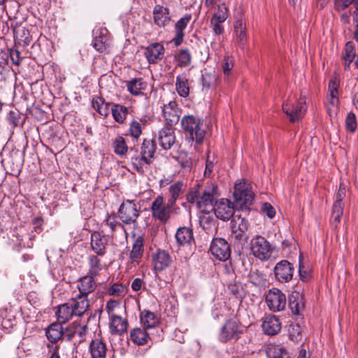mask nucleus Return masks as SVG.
<instances>
[{
    "instance_id": "nucleus-56",
    "label": "nucleus",
    "mask_w": 358,
    "mask_h": 358,
    "mask_svg": "<svg viewBox=\"0 0 358 358\" xmlns=\"http://www.w3.org/2000/svg\"><path fill=\"white\" fill-rule=\"evenodd\" d=\"M228 289L231 294L235 296L236 298H241L243 294V289L241 285L234 283L229 284Z\"/></svg>"
},
{
    "instance_id": "nucleus-26",
    "label": "nucleus",
    "mask_w": 358,
    "mask_h": 358,
    "mask_svg": "<svg viewBox=\"0 0 358 358\" xmlns=\"http://www.w3.org/2000/svg\"><path fill=\"white\" fill-rule=\"evenodd\" d=\"M140 320L143 327L147 329H154L160 323L159 317L148 310L141 311Z\"/></svg>"
},
{
    "instance_id": "nucleus-54",
    "label": "nucleus",
    "mask_w": 358,
    "mask_h": 358,
    "mask_svg": "<svg viewBox=\"0 0 358 358\" xmlns=\"http://www.w3.org/2000/svg\"><path fill=\"white\" fill-rule=\"evenodd\" d=\"M125 287L122 284L115 283L108 289V294L113 296H122L124 294Z\"/></svg>"
},
{
    "instance_id": "nucleus-13",
    "label": "nucleus",
    "mask_w": 358,
    "mask_h": 358,
    "mask_svg": "<svg viewBox=\"0 0 358 358\" xmlns=\"http://www.w3.org/2000/svg\"><path fill=\"white\" fill-rule=\"evenodd\" d=\"M181 115L180 109L175 101H169L162 107V115L166 124L172 126L176 124Z\"/></svg>"
},
{
    "instance_id": "nucleus-12",
    "label": "nucleus",
    "mask_w": 358,
    "mask_h": 358,
    "mask_svg": "<svg viewBox=\"0 0 358 358\" xmlns=\"http://www.w3.org/2000/svg\"><path fill=\"white\" fill-rule=\"evenodd\" d=\"M240 334L238 323L235 320H229L221 328L219 339L221 342L226 343L238 339Z\"/></svg>"
},
{
    "instance_id": "nucleus-10",
    "label": "nucleus",
    "mask_w": 358,
    "mask_h": 358,
    "mask_svg": "<svg viewBox=\"0 0 358 358\" xmlns=\"http://www.w3.org/2000/svg\"><path fill=\"white\" fill-rule=\"evenodd\" d=\"M275 278L280 282H288L294 274V267L287 260H282L276 264L273 268Z\"/></svg>"
},
{
    "instance_id": "nucleus-44",
    "label": "nucleus",
    "mask_w": 358,
    "mask_h": 358,
    "mask_svg": "<svg viewBox=\"0 0 358 358\" xmlns=\"http://www.w3.org/2000/svg\"><path fill=\"white\" fill-rule=\"evenodd\" d=\"M155 152V143L150 141H144L143 143H142L141 152H140L141 155L146 157V159H148L150 162V163H151Z\"/></svg>"
},
{
    "instance_id": "nucleus-11",
    "label": "nucleus",
    "mask_w": 358,
    "mask_h": 358,
    "mask_svg": "<svg viewBox=\"0 0 358 358\" xmlns=\"http://www.w3.org/2000/svg\"><path fill=\"white\" fill-rule=\"evenodd\" d=\"M107 245L108 241L103 230L92 233L90 248L96 255L100 257L104 256L106 252Z\"/></svg>"
},
{
    "instance_id": "nucleus-52",
    "label": "nucleus",
    "mask_w": 358,
    "mask_h": 358,
    "mask_svg": "<svg viewBox=\"0 0 358 358\" xmlns=\"http://www.w3.org/2000/svg\"><path fill=\"white\" fill-rule=\"evenodd\" d=\"M215 157L214 155H210L209 152L207 154L206 160V169L204 171V176L209 177L213 171L214 166Z\"/></svg>"
},
{
    "instance_id": "nucleus-16",
    "label": "nucleus",
    "mask_w": 358,
    "mask_h": 358,
    "mask_svg": "<svg viewBox=\"0 0 358 358\" xmlns=\"http://www.w3.org/2000/svg\"><path fill=\"white\" fill-rule=\"evenodd\" d=\"M152 261L155 271L159 272L168 268L171 262V257L168 252L157 250L152 255Z\"/></svg>"
},
{
    "instance_id": "nucleus-37",
    "label": "nucleus",
    "mask_w": 358,
    "mask_h": 358,
    "mask_svg": "<svg viewBox=\"0 0 358 358\" xmlns=\"http://www.w3.org/2000/svg\"><path fill=\"white\" fill-rule=\"evenodd\" d=\"M73 315L75 314L69 302L59 306L56 312L57 320L60 324L68 322Z\"/></svg>"
},
{
    "instance_id": "nucleus-5",
    "label": "nucleus",
    "mask_w": 358,
    "mask_h": 358,
    "mask_svg": "<svg viewBox=\"0 0 358 358\" xmlns=\"http://www.w3.org/2000/svg\"><path fill=\"white\" fill-rule=\"evenodd\" d=\"M340 80L337 76H334L329 82L327 96V110L330 116L336 115L339 106Z\"/></svg>"
},
{
    "instance_id": "nucleus-36",
    "label": "nucleus",
    "mask_w": 358,
    "mask_h": 358,
    "mask_svg": "<svg viewBox=\"0 0 358 358\" xmlns=\"http://www.w3.org/2000/svg\"><path fill=\"white\" fill-rule=\"evenodd\" d=\"M100 256L90 255L87 257L88 272L87 275L96 277L102 270Z\"/></svg>"
},
{
    "instance_id": "nucleus-20",
    "label": "nucleus",
    "mask_w": 358,
    "mask_h": 358,
    "mask_svg": "<svg viewBox=\"0 0 358 358\" xmlns=\"http://www.w3.org/2000/svg\"><path fill=\"white\" fill-rule=\"evenodd\" d=\"M227 8L225 4H221L218 6L217 11L213 14L211 19V25L213 27V31L216 34H220L223 31V28L221 24L224 22L227 18Z\"/></svg>"
},
{
    "instance_id": "nucleus-34",
    "label": "nucleus",
    "mask_w": 358,
    "mask_h": 358,
    "mask_svg": "<svg viewBox=\"0 0 358 358\" xmlns=\"http://www.w3.org/2000/svg\"><path fill=\"white\" fill-rule=\"evenodd\" d=\"M131 164L133 169L138 173H143L145 168H147L150 163L146 157L141 155L137 150H134L131 157Z\"/></svg>"
},
{
    "instance_id": "nucleus-45",
    "label": "nucleus",
    "mask_w": 358,
    "mask_h": 358,
    "mask_svg": "<svg viewBox=\"0 0 358 358\" xmlns=\"http://www.w3.org/2000/svg\"><path fill=\"white\" fill-rule=\"evenodd\" d=\"M111 111L115 120L119 123H122L126 119L128 110L125 106L115 104L112 107Z\"/></svg>"
},
{
    "instance_id": "nucleus-1",
    "label": "nucleus",
    "mask_w": 358,
    "mask_h": 358,
    "mask_svg": "<svg viewBox=\"0 0 358 358\" xmlns=\"http://www.w3.org/2000/svg\"><path fill=\"white\" fill-rule=\"evenodd\" d=\"M218 196L217 189L215 185L210 183L203 192V204H210L214 210L216 217L222 220H229L234 213V203L227 199H221L213 206L215 196Z\"/></svg>"
},
{
    "instance_id": "nucleus-59",
    "label": "nucleus",
    "mask_w": 358,
    "mask_h": 358,
    "mask_svg": "<svg viewBox=\"0 0 358 358\" xmlns=\"http://www.w3.org/2000/svg\"><path fill=\"white\" fill-rule=\"evenodd\" d=\"M119 306L120 303L117 301L110 300L107 302L106 310L107 311L109 317L113 315H117L115 309L119 308Z\"/></svg>"
},
{
    "instance_id": "nucleus-32",
    "label": "nucleus",
    "mask_w": 358,
    "mask_h": 358,
    "mask_svg": "<svg viewBox=\"0 0 358 358\" xmlns=\"http://www.w3.org/2000/svg\"><path fill=\"white\" fill-rule=\"evenodd\" d=\"M147 83L141 78H135L127 82V88L129 93L134 96L143 94L146 89Z\"/></svg>"
},
{
    "instance_id": "nucleus-42",
    "label": "nucleus",
    "mask_w": 358,
    "mask_h": 358,
    "mask_svg": "<svg viewBox=\"0 0 358 358\" xmlns=\"http://www.w3.org/2000/svg\"><path fill=\"white\" fill-rule=\"evenodd\" d=\"M114 152L120 157L124 156L128 151V146L122 136L116 137L113 141Z\"/></svg>"
},
{
    "instance_id": "nucleus-8",
    "label": "nucleus",
    "mask_w": 358,
    "mask_h": 358,
    "mask_svg": "<svg viewBox=\"0 0 358 358\" xmlns=\"http://www.w3.org/2000/svg\"><path fill=\"white\" fill-rule=\"evenodd\" d=\"M265 302L271 311L280 312L285 308L287 299L285 294L279 289L272 288L266 293Z\"/></svg>"
},
{
    "instance_id": "nucleus-29",
    "label": "nucleus",
    "mask_w": 358,
    "mask_h": 358,
    "mask_svg": "<svg viewBox=\"0 0 358 358\" xmlns=\"http://www.w3.org/2000/svg\"><path fill=\"white\" fill-rule=\"evenodd\" d=\"M144 239L143 236H137L133 243L129 258L132 264H138L143 254Z\"/></svg>"
},
{
    "instance_id": "nucleus-62",
    "label": "nucleus",
    "mask_w": 358,
    "mask_h": 358,
    "mask_svg": "<svg viewBox=\"0 0 358 358\" xmlns=\"http://www.w3.org/2000/svg\"><path fill=\"white\" fill-rule=\"evenodd\" d=\"M10 59L14 64L19 65L20 64L21 58L20 53L17 50H13L10 52Z\"/></svg>"
},
{
    "instance_id": "nucleus-18",
    "label": "nucleus",
    "mask_w": 358,
    "mask_h": 358,
    "mask_svg": "<svg viewBox=\"0 0 358 358\" xmlns=\"http://www.w3.org/2000/svg\"><path fill=\"white\" fill-rule=\"evenodd\" d=\"M76 316L83 315L90 307L88 297L80 294H76L69 301Z\"/></svg>"
},
{
    "instance_id": "nucleus-51",
    "label": "nucleus",
    "mask_w": 358,
    "mask_h": 358,
    "mask_svg": "<svg viewBox=\"0 0 358 358\" xmlns=\"http://www.w3.org/2000/svg\"><path fill=\"white\" fill-rule=\"evenodd\" d=\"M346 129L350 132H353L357 128V120L353 113H349L345 119Z\"/></svg>"
},
{
    "instance_id": "nucleus-39",
    "label": "nucleus",
    "mask_w": 358,
    "mask_h": 358,
    "mask_svg": "<svg viewBox=\"0 0 358 358\" xmlns=\"http://www.w3.org/2000/svg\"><path fill=\"white\" fill-rule=\"evenodd\" d=\"M266 355L268 358H287V354L286 349L276 344H270L266 348Z\"/></svg>"
},
{
    "instance_id": "nucleus-38",
    "label": "nucleus",
    "mask_w": 358,
    "mask_h": 358,
    "mask_svg": "<svg viewBox=\"0 0 358 358\" xmlns=\"http://www.w3.org/2000/svg\"><path fill=\"white\" fill-rule=\"evenodd\" d=\"M63 334V327L59 322L51 324L46 331L47 338L51 343L57 342L62 338Z\"/></svg>"
},
{
    "instance_id": "nucleus-50",
    "label": "nucleus",
    "mask_w": 358,
    "mask_h": 358,
    "mask_svg": "<svg viewBox=\"0 0 358 358\" xmlns=\"http://www.w3.org/2000/svg\"><path fill=\"white\" fill-rule=\"evenodd\" d=\"M343 213V203L335 201L333 208L331 216L334 222H339Z\"/></svg>"
},
{
    "instance_id": "nucleus-3",
    "label": "nucleus",
    "mask_w": 358,
    "mask_h": 358,
    "mask_svg": "<svg viewBox=\"0 0 358 358\" xmlns=\"http://www.w3.org/2000/svg\"><path fill=\"white\" fill-rule=\"evenodd\" d=\"M282 110L289 118V121L294 122L301 119L306 113V99L300 96L299 99L289 97L282 103Z\"/></svg>"
},
{
    "instance_id": "nucleus-58",
    "label": "nucleus",
    "mask_w": 358,
    "mask_h": 358,
    "mask_svg": "<svg viewBox=\"0 0 358 358\" xmlns=\"http://www.w3.org/2000/svg\"><path fill=\"white\" fill-rule=\"evenodd\" d=\"M177 59L180 66H185L189 64L190 55L187 50H182L178 53Z\"/></svg>"
},
{
    "instance_id": "nucleus-41",
    "label": "nucleus",
    "mask_w": 358,
    "mask_h": 358,
    "mask_svg": "<svg viewBox=\"0 0 358 358\" xmlns=\"http://www.w3.org/2000/svg\"><path fill=\"white\" fill-rule=\"evenodd\" d=\"M92 106L101 115L106 117L110 112V104L106 103L101 97H96L92 100Z\"/></svg>"
},
{
    "instance_id": "nucleus-17",
    "label": "nucleus",
    "mask_w": 358,
    "mask_h": 358,
    "mask_svg": "<svg viewBox=\"0 0 358 358\" xmlns=\"http://www.w3.org/2000/svg\"><path fill=\"white\" fill-rule=\"evenodd\" d=\"M95 277L86 275L81 277L77 282L76 287L79 291V294L88 297V295L92 293L96 289L97 284L95 281Z\"/></svg>"
},
{
    "instance_id": "nucleus-57",
    "label": "nucleus",
    "mask_w": 358,
    "mask_h": 358,
    "mask_svg": "<svg viewBox=\"0 0 358 358\" xmlns=\"http://www.w3.org/2000/svg\"><path fill=\"white\" fill-rule=\"evenodd\" d=\"M353 0H334V8L337 11L341 12L347 9Z\"/></svg>"
},
{
    "instance_id": "nucleus-60",
    "label": "nucleus",
    "mask_w": 358,
    "mask_h": 358,
    "mask_svg": "<svg viewBox=\"0 0 358 358\" xmlns=\"http://www.w3.org/2000/svg\"><path fill=\"white\" fill-rule=\"evenodd\" d=\"M234 67V61L229 57H226L224 59L222 68L223 73L225 76H228L230 73L231 70Z\"/></svg>"
},
{
    "instance_id": "nucleus-25",
    "label": "nucleus",
    "mask_w": 358,
    "mask_h": 358,
    "mask_svg": "<svg viewBox=\"0 0 358 358\" xmlns=\"http://www.w3.org/2000/svg\"><path fill=\"white\" fill-rule=\"evenodd\" d=\"M232 233L237 239H241L248 229V221L240 215H235L231 222Z\"/></svg>"
},
{
    "instance_id": "nucleus-19",
    "label": "nucleus",
    "mask_w": 358,
    "mask_h": 358,
    "mask_svg": "<svg viewBox=\"0 0 358 358\" xmlns=\"http://www.w3.org/2000/svg\"><path fill=\"white\" fill-rule=\"evenodd\" d=\"M92 42L93 47L100 52H104L110 46V38L106 29L95 31Z\"/></svg>"
},
{
    "instance_id": "nucleus-63",
    "label": "nucleus",
    "mask_w": 358,
    "mask_h": 358,
    "mask_svg": "<svg viewBox=\"0 0 358 358\" xmlns=\"http://www.w3.org/2000/svg\"><path fill=\"white\" fill-rule=\"evenodd\" d=\"M345 193H346V191H345V186L343 185V184H341L338 191L336 195V201H335L343 202V200L345 196Z\"/></svg>"
},
{
    "instance_id": "nucleus-6",
    "label": "nucleus",
    "mask_w": 358,
    "mask_h": 358,
    "mask_svg": "<svg viewBox=\"0 0 358 358\" xmlns=\"http://www.w3.org/2000/svg\"><path fill=\"white\" fill-rule=\"evenodd\" d=\"M234 197L241 206L251 205L254 198L251 185L243 179L237 181L234 185Z\"/></svg>"
},
{
    "instance_id": "nucleus-27",
    "label": "nucleus",
    "mask_w": 358,
    "mask_h": 358,
    "mask_svg": "<svg viewBox=\"0 0 358 358\" xmlns=\"http://www.w3.org/2000/svg\"><path fill=\"white\" fill-rule=\"evenodd\" d=\"M187 201L195 206L197 208L201 206V183L199 181L189 187V189L186 194Z\"/></svg>"
},
{
    "instance_id": "nucleus-55",
    "label": "nucleus",
    "mask_w": 358,
    "mask_h": 358,
    "mask_svg": "<svg viewBox=\"0 0 358 358\" xmlns=\"http://www.w3.org/2000/svg\"><path fill=\"white\" fill-rule=\"evenodd\" d=\"M176 89L178 91V93L183 97H185L189 94V87L187 85V83L183 81L180 80L178 78H177L176 81Z\"/></svg>"
},
{
    "instance_id": "nucleus-53",
    "label": "nucleus",
    "mask_w": 358,
    "mask_h": 358,
    "mask_svg": "<svg viewBox=\"0 0 358 358\" xmlns=\"http://www.w3.org/2000/svg\"><path fill=\"white\" fill-rule=\"evenodd\" d=\"M129 131L133 137L138 138L142 133L141 124L136 120L132 121L130 124Z\"/></svg>"
},
{
    "instance_id": "nucleus-23",
    "label": "nucleus",
    "mask_w": 358,
    "mask_h": 358,
    "mask_svg": "<svg viewBox=\"0 0 358 358\" xmlns=\"http://www.w3.org/2000/svg\"><path fill=\"white\" fill-rule=\"evenodd\" d=\"M109 329L112 334L122 335L127 331L128 322L121 316L113 315L109 317Z\"/></svg>"
},
{
    "instance_id": "nucleus-48",
    "label": "nucleus",
    "mask_w": 358,
    "mask_h": 358,
    "mask_svg": "<svg viewBox=\"0 0 358 358\" xmlns=\"http://www.w3.org/2000/svg\"><path fill=\"white\" fill-rule=\"evenodd\" d=\"M108 227L110 228V233L111 236L117 227L123 228L122 224L116 220L115 215H109L108 214L107 215L106 219L102 224V227Z\"/></svg>"
},
{
    "instance_id": "nucleus-47",
    "label": "nucleus",
    "mask_w": 358,
    "mask_h": 358,
    "mask_svg": "<svg viewBox=\"0 0 358 358\" xmlns=\"http://www.w3.org/2000/svg\"><path fill=\"white\" fill-rule=\"evenodd\" d=\"M249 281L255 286H262L266 282L265 275L257 270L251 271L249 275Z\"/></svg>"
},
{
    "instance_id": "nucleus-2",
    "label": "nucleus",
    "mask_w": 358,
    "mask_h": 358,
    "mask_svg": "<svg viewBox=\"0 0 358 358\" xmlns=\"http://www.w3.org/2000/svg\"><path fill=\"white\" fill-rule=\"evenodd\" d=\"M181 124L187 134L188 141L195 150H199L201 145V120L189 115L182 117Z\"/></svg>"
},
{
    "instance_id": "nucleus-24",
    "label": "nucleus",
    "mask_w": 358,
    "mask_h": 358,
    "mask_svg": "<svg viewBox=\"0 0 358 358\" xmlns=\"http://www.w3.org/2000/svg\"><path fill=\"white\" fill-rule=\"evenodd\" d=\"M153 18L155 24L159 27L168 25L171 21L169 9L161 5H156L153 9Z\"/></svg>"
},
{
    "instance_id": "nucleus-43",
    "label": "nucleus",
    "mask_w": 358,
    "mask_h": 358,
    "mask_svg": "<svg viewBox=\"0 0 358 358\" xmlns=\"http://www.w3.org/2000/svg\"><path fill=\"white\" fill-rule=\"evenodd\" d=\"M289 308L292 310V313L299 315L300 311L303 309L304 304L302 302V299L299 293L292 294L289 302Z\"/></svg>"
},
{
    "instance_id": "nucleus-40",
    "label": "nucleus",
    "mask_w": 358,
    "mask_h": 358,
    "mask_svg": "<svg viewBox=\"0 0 358 358\" xmlns=\"http://www.w3.org/2000/svg\"><path fill=\"white\" fill-rule=\"evenodd\" d=\"M234 32L239 45L243 48L246 41V33L245 24L241 20L235 22Z\"/></svg>"
},
{
    "instance_id": "nucleus-30",
    "label": "nucleus",
    "mask_w": 358,
    "mask_h": 358,
    "mask_svg": "<svg viewBox=\"0 0 358 358\" xmlns=\"http://www.w3.org/2000/svg\"><path fill=\"white\" fill-rule=\"evenodd\" d=\"M190 19V15H185L183 17L180 18L176 24V36L172 40L176 46H178L182 43L185 36L184 29L186 28Z\"/></svg>"
},
{
    "instance_id": "nucleus-14",
    "label": "nucleus",
    "mask_w": 358,
    "mask_h": 358,
    "mask_svg": "<svg viewBox=\"0 0 358 358\" xmlns=\"http://www.w3.org/2000/svg\"><path fill=\"white\" fill-rule=\"evenodd\" d=\"M173 206H169V201L166 205H164V199L162 196H158L152 203V213L155 217L162 222H166L170 215V209Z\"/></svg>"
},
{
    "instance_id": "nucleus-33",
    "label": "nucleus",
    "mask_w": 358,
    "mask_h": 358,
    "mask_svg": "<svg viewBox=\"0 0 358 358\" xmlns=\"http://www.w3.org/2000/svg\"><path fill=\"white\" fill-rule=\"evenodd\" d=\"M185 188V185L182 180L177 181L170 185L169 188L170 198L168 200L169 206H173L175 205L176 200L184 192Z\"/></svg>"
},
{
    "instance_id": "nucleus-61",
    "label": "nucleus",
    "mask_w": 358,
    "mask_h": 358,
    "mask_svg": "<svg viewBox=\"0 0 358 358\" xmlns=\"http://www.w3.org/2000/svg\"><path fill=\"white\" fill-rule=\"evenodd\" d=\"M261 210L263 213L266 214L271 219L273 218L275 215L274 208L268 203H264Z\"/></svg>"
},
{
    "instance_id": "nucleus-15",
    "label": "nucleus",
    "mask_w": 358,
    "mask_h": 358,
    "mask_svg": "<svg viewBox=\"0 0 358 358\" xmlns=\"http://www.w3.org/2000/svg\"><path fill=\"white\" fill-rule=\"evenodd\" d=\"M143 54L149 64H156L163 59L164 48L159 43H154L144 48Z\"/></svg>"
},
{
    "instance_id": "nucleus-21",
    "label": "nucleus",
    "mask_w": 358,
    "mask_h": 358,
    "mask_svg": "<svg viewBox=\"0 0 358 358\" xmlns=\"http://www.w3.org/2000/svg\"><path fill=\"white\" fill-rule=\"evenodd\" d=\"M159 145L164 150L170 149L176 143L174 131L171 127H164L159 132Z\"/></svg>"
},
{
    "instance_id": "nucleus-31",
    "label": "nucleus",
    "mask_w": 358,
    "mask_h": 358,
    "mask_svg": "<svg viewBox=\"0 0 358 358\" xmlns=\"http://www.w3.org/2000/svg\"><path fill=\"white\" fill-rule=\"evenodd\" d=\"M130 339L137 345H144L148 343L150 336L147 329L136 327L131 330Z\"/></svg>"
},
{
    "instance_id": "nucleus-7",
    "label": "nucleus",
    "mask_w": 358,
    "mask_h": 358,
    "mask_svg": "<svg viewBox=\"0 0 358 358\" xmlns=\"http://www.w3.org/2000/svg\"><path fill=\"white\" fill-rule=\"evenodd\" d=\"M140 207L133 201L126 200L122 202L118 210V217L125 224H134L140 215Z\"/></svg>"
},
{
    "instance_id": "nucleus-28",
    "label": "nucleus",
    "mask_w": 358,
    "mask_h": 358,
    "mask_svg": "<svg viewBox=\"0 0 358 358\" xmlns=\"http://www.w3.org/2000/svg\"><path fill=\"white\" fill-rule=\"evenodd\" d=\"M89 348L92 358H104L106 357L107 348L102 338L93 339Z\"/></svg>"
},
{
    "instance_id": "nucleus-22",
    "label": "nucleus",
    "mask_w": 358,
    "mask_h": 358,
    "mask_svg": "<svg viewBox=\"0 0 358 358\" xmlns=\"http://www.w3.org/2000/svg\"><path fill=\"white\" fill-rule=\"evenodd\" d=\"M262 327L266 334L273 336L280 332L281 323L278 317L270 315L264 317Z\"/></svg>"
},
{
    "instance_id": "nucleus-64",
    "label": "nucleus",
    "mask_w": 358,
    "mask_h": 358,
    "mask_svg": "<svg viewBox=\"0 0 358 358\" xmlns=\"http://www.w3.org/2000/svg\"><path fill=\"white\" fill-rule=\"evenodd\" d=\"M142 285L143 280L141 278H135L132 281L131 287L134 291L138 292L141 289Z\"/></svg>"
},
{
    "instance_id": "nucleus-4",
    "label": "nucleus",
    "mask_w": 358,
    "mask_h": 358,
    "mask_svg": "<svg viewBox=\"0 0 358 358\" xmlns=\"http://www.w3.org/2000/svg\"><path fill=\"white\" fill-rule=\"evenodd\" d=\"M250 249L255 257L261 261H267L271 257L274 247L264 237L255 236L250 240Z\"/></svg>"
},
{
    "instance_id": "nucleus-49",
    "label": "nucleus",
    "mask_w": 358,
    "mask_h": 358,
    "mask_svg": "<svg viewBox=\"0 0 358 358\" xmlns=\"http://www.w3.org/2000/svg\"><path fill=\"white\" fill-rule=\"evenodd\" d=\"M356 55V51L352 42H348L345 44L343 58L345 61L352 62Z\"/></svg>"
},
{
    "instance_id": "nucleus-46",
    "label": "nucleus",
    "mask_w": 358,
    "mask_h": 358,
    "mask_svg": "<svg viewBox=\"0 0 358 358\" xmlns=\"http://www.w3.org/2000/svg\"><path fill=\"white\" fill-rule=\"evenodd\" d=\"M217 80V76L215 70L209 73H206L203 75V88L204 87L207 88L213 87L215 86Z\"/></svg>"
},
{
    "instance_id": "nucleus-35",
    "label": "nucleus",
    "mask_w": 358,
    "mask_h": 358,
    "mask_svg": "<svg viewBox=\"0 0 358 358\" xmlns=\"http://www.w3.org/2000/svg\"><path fill=\"white\" fill-rule=\"evenodd\" d=\"M176 239L180 245L190 244L194 241L192 230L188 227H180L176 234Z\"/></svg>"
},
{
    "instance_id": "nucleus-9",
    "label": "nucleus",
    "mask_w": 358,
    "mask_h": 358,
    "mask_svg": "<svg viewBox=\"0 0 358 358\" xmlns=\"http://www.w3.org/2000/svg\"><path fill=\"white\" fill-rule=\"evenodd\" d=\"M210 251L213 257L220 261L224 262L231 255V249L228 243L221 238H216L212 241Z\"/></svg>"
}]
</instances>
